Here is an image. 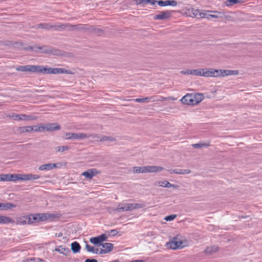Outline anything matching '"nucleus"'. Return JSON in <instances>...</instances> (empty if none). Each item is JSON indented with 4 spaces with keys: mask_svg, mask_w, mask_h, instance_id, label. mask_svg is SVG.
<instances>
[{
    "mask_svg": "<svg viewBox=\"0 0 262 262\" xmlns=\"http://www.w3.org/2000/svg\"><path fill=\"white\" fill-rule=\"evenodd\" d=\"M188 245L189 242L188 240L178 235L173 237L169 242L166 243L167 247L173 250L182 249Z\"/></svg>",
    "mask_w": 262,
    "mask_h": 262,
    "instance_id": "f03ea898",
    "label": "nucleus"
},
{
    "mask_svg": "<svg viewBox=\"0 0 262 262\" xmlns=\"http://www.w3.org/2000/svg\"><path fill=\"white\" fill-rule=\"evenodd\" d=\"M100 171L95 168L89 169L88 170L82 173V176L85 177L88 179H91L93 177L99 174Z\"/></svg>",
    "mask_w": 262,
    "mask_h": 262,
    "instance_id": "1a4fd4ad",
    "label": "nucleus"
},
{
    "mask_svg": "<svg viewBox=\"0 0 262 262\" xmlns=\"http://www.w3.org/2000/svg\"><path fill=\"white\" fill-rule=\"evenodd\" d=\"M116 141L115 138L112 136H102L100 139V141L104 142V141H110L114 142Z\"/></svg>",
    "mask_w": 262,
    "mask_h": 262,
    "instance_id": "72a5a7b5",
    "label": "nucleus"
},
{
    "mask_svg": "<svg viewBox=\"0 0 262 262\" xmlns=\"http://www.w3.org/2000/svg\"><path fill=\"white\" fill-rule=\"evenodd\" d=\"M53 25L48 23L39 24L36 25V28L38 29H43L46 30H49L52 28Z\"/></svg>",
    "mask_w": 262,
    "mask_h": 262,
    "instance_id": "7c9ffc66",
    "label": "nucleus"
},
{
    "mask_svg": "<svg viewBox=\"0 0 262 262\" xmlns=\"http://www.w3.org/2000/svg\"><path fill=\"white\" fill-rule=\"evenodd\" d=\"M31 128H32V132H40V124L31 126Z\"/></svg>",
    "mask_w": 262,
    "mask_h": 262,
    "instance_id": "49530a36",
    "label": "nucleus"
},
{
    "mask_svg": "<svg viewBox=\"0 0 262 262\" xmlns=\"http://www.w3.org/2000/svg\"><path fill=\"white\" fill-rule=\"evenodd\" d=\"M136 102H147V99H135Z\"/></svg>",
    "mask_w": 262,
    "mask_h": 262,
    "instance_id": "052dcab7",
    "label": "nucleus"
},
{
    "mask_svg": "<svg viewBox=\"0 0 262 262\" xmlns=\"http://www.w3.org/2000/svg\"><path fill=\"white\" fill-rule=\"evenodd\" d=\"M190 70H186V71H182L181 72V74H189L190 75Z\"/></svg>",
    "mask_w": 262,
    "mask_h": 262,
    "instance_id": "bf43d9fd",
    "label": "nucleus"
},
{
    "mask_svg": "<svg viewBox=\"0 0 262 262\" xmlns=\"http://www.w3.org/2000/svg\"><path fill=\"white\" fill-rule=\"evenodd\" d=\"M91 137L95 141H100V139L101 138V137H100L97 134H89L87 135V138Z\"/></svg>",
    "mask_w": 262,
    "mask_h": 262,
    "instance_id": "a19ab883",
    "label": "nucleus"
},
{
    "mask_svg": "<svg viewBox=\"0 0 262 262\" xmlns=\"http://www.w3.org/2000/svg\"><path fill=\"white\" fill-rule=\"evenodd\" d=\"M118 233V231L116 230H111L110 231V234L112 235H115Z\"/></svg>",
    "mask_w": 262,
    "mask_h": 262,
    "instance_id": "13d9d810",
    "label": "nucleus"
},
{
    "mask_svg": "<svg viewBox=\"0 0 262 262\" xmlns=\"http://www.w3.org/2000/svg\"><path fill=\"white\" fill-rule=\"evenodd\" d=\"M176 216H177L176 215L172 214V215H170L167 216H166L164 219L166 221H171L173 220L176 217Z\"/></svg>",
    "mask_w": 262,
    "mask_h": 262,
    "instance_id": "de8ad7c7",
    "label": "nucleus"
},
{
    "mask_svg": "<svg viewBox=\"0 0 262 262\" xmlns=\"http://www.w3.org/2000/svg\"><path fill=\"white\" fill-rule=\"evenodd\" d=\"M144 207V205L142 204L133 203V204H123L120 203L118 204V207L116 208L115 210L117 212L120 211H127L139 208H141Z\"/></svg>",
    "mask_w": 262,
    "mask_h": 262,
    "instance_id": "20e7f679",
    "label": "nucleus"
},
{
    "mask_svg": "<svg viewBox=\"0 0 262 262\" xmlns=\"http://www.w3.org/2000/svg\"><path fill=\"white\" fill-rule=\"evenodd\" d=\"M129 262H144V261L142 260H135L130 261Z\"/></svg>",
    "mask_w": 262,
    "mask_h": 262,
    "instance_id": "774afa93",
    "label": "nucleus"
},
{
    "mask_svg": "<svg viewBox=\"0 0 262 262\" xmlns=\"http://www.w3.org/2000/svg\"><path fill=\"white\" fill-rule=\"evenodd\" d=\"M170 173H177L180 174H188L191 172L189 169H175L169 170Z\"/></svg>",
    "mask_w": 262,
    "mask_h": 262,
    "instance_id": "b1692460",
    "label": "nucleus"
},
{
    "mask_svg": "<svg viewBox=\"0 0 262 262\" xmlns=\"http://www.w3.org/2000/svg\"><path fill=\"white\" fill-rule=\"evenodd\" d=\"M166 181H157L156 182V184L159 186L165 187Z\"/></svg>",
    "mask_w": 262,
    "mask_h": 262,
    "instance_id": "09e8293b",
    "label": "nucleus"
},
{
    "mask_svg": "<svg viewBox=\"0 0 262 262\" xmlns=\"http://www.w3.org/2000/svg\"><path fill=\"white\" fill-rule=\"evenodd\" d=\"M213 14H210V19L211 18H219L222 17L223 13L217 11H211Z\"/></svg>",
    "mask_w": 262,
    "mask_h": 262,
    "instance_id": "2f4dec72",
    "label": "nucleus"
},
{
    "mask_svg": "<svg viewBox=\"0 0 262 262\" xmlns=\"http://www.w3.org/2000/svg\"><path fill=\"white\" fill-rule=\"evenodd\" d=\"M202 76L217 77V70L212 68L202 69Z\"/></svg>",
    "mask_w": 262,
    "mask_h": 262,
    "instance_id": "423d86ee",
    "label": "nucleus"
},
{
    "mask_svg": "<svg viewBox=\"0 0 262 262\" xmlns=\"http://www.w3.org/2000/svg\"><path fill=\"white\" fill-rule=\"evenodd\" d=\"M69 149V147L67 146H58L56 148V150L58 152H63Z\"/></svg>",
    "mask_w": 262,
    "mask_h": 262,
    "instance_id": "79ce46f5",
    "label": "nucleus"
},
{
    "mask_svg": "<svg viewBox=\"0 0 262 262\" xmlns=\"http://www.w3.org/2000/svg\"><path fill=\"white\" fill-rule=\"evenodd\" d=\"M7 174V179L8 181H16L17 180H20V174Z\"/></svg>",
    "mask_w": 262,
    "mask_h": 262,
    "instance_id": "c756f323",
    "label": "nucleus"
},
{
    "mask_svg": "<svg viewBox=\"0 0 262 262\" xmlns=\"http://www.w3.org/2000/svg\"><path fill=\"white\" fill-rule=\"evenodd\" d=\"M187 97H191V98H204L205 96L203 93H187L184 96H183L182 98L185 99Z\"/></svg>",
    "mask_w": 262,
    "mask_h": 262,
    "instance_id": "4be33fe9",
    "label": "nucleus"
},
{
    "mask_svg": "<svg viewBox=\"0 0 262 262\" xmlns=\"http://www.w3.org/2000/svg\"><path fill=\"white\" fill-rule=\"evenodd\" d=\"M61 127L57 123H47V132H53L60 130Z\"/></svg>",
    "mask_w": 262,
    "mask_h": 262,
    "instance_id": "412c9836",
    "label": "nucleus"
},
{
    "mask_svg": "<svg viewBox=\"0 0 262 262\" xmlns=\"http://www.w3.org/2000/svg\"><path fill=\"white\" fill-rule=\"evenodd\" d=\"M21 117L22 121H32L35 120L37 119V116L33 115H27L25 114H21Z\"/></svg>",
    "mask_w": 262,
    "mask_h": 262,
    "instance_id": "bb28decb",
    "label": "nucleus"
},
{
    "mask_svg": "<svg viewBox=\"0 0 262 262\" xmlns=\"http://www.w3.org/2000/svg\"><path fill=\"white\" fill-rule=\"evenodd\" d=\"M94 32L97 34H99L100 33L102 32V30L100 29V28H95L94 29Z\"/></svg>",
    "mask_w": 262,
    "mask_h": 262,
    "instance_id": "5fc2aeb1",
    "label": "nucleus"
},
{
    "mask_svg": "<svg viewBox=\"0 0 262 262\" xmlns=\"http://www.w3.org/2000/svg\"><path fill=\"white\" fill-rule=\"evenodd\" d=\"M137 5L146 4L151 2V0H135Z\"/></svg>",
    "mask_w": 262,
    "mask_h": 262,
    "instance_id": "a18cd8bd",
    "label": "nucleus"
},
{
    "mask_svg": "<svg viewBox=\"0 0 262 262\" xmlns=\"http://www.w3.org/2000/svg\"><path fill=\"white\" fill-rule=\"evenodd\" d=\"M107 237L105 234H101L96 237H93L90 239V242L95 245L99 244L101 245V243L106 240Z\"/></svg>",
    "mask_w": 262,
    "mask_h": 262,
    "instance_id": "6e6552de",
    "label": "nucleus"
},
{
    "mask_svg": "<svg viewBox=\"0 0 262 262\" xmlns=\"http://www.w3.org/2000/svg\"><path fill=\"white\" fill-rule=\"evenodd\" d=\"M157 2H158V1L151 0V2H149V3L151 5H155L156 3H157Z\"/></svg>",
    "mask_w": 262,
    "mask_h": 262,
    "instance_id": "0e129e2a",
    "label": "nucleus"
},
{
    "mask_svg": "<svg viewBox=\"0 0 262 262\" xmlns=\"http://www.w3.org/2000/svg\"><path fill=\"white\" fill-rule=\"evenodd\" d=\"M16 205L14 204L10 203H4V209L3 210H7L10 209L12 208H15Z\"/></svg>",
    "mask_w": 262,
    "mask_h": 262,
    "instance_id": "4c0bfd02",
    "label": "nucleus"
},
{
    "mask_svg": "<svg viewBox=\"0 0 262 262\" xmlns=\"http://www.w3.org/2000/svg\"><path fill=\"white\" fill-rule=\"evenodd\" d=\"M57 164L55 163H48L40 165L38 169L41 171L43 170H50L54 168H57Z\"/></svg>",
    "mask_w": 262,
    "mask_h": 262,
    "instance_id": "6ab92c4d",
    "label": "nucleus"
},
{
    "mask_svg": "<svg viewBox=\"0 0 262 262\" xmlns=\"http://www.w3.org/2000/svg\"><path fill=\"white\" fill-rule=\"evenodd\" d=\"M70 26V24H59L57 25L53 26L52 28H54V29L56 31H63L65 30L66 28H68L69 26Z\"/></svg>",
    "mask_w": 262,
    "mask_h": 262,
    "instance_id": "393cba45",
    "label": "nucleus"
},
{
    "mask_svg": "<svg viewBox=\"0 0 262 262\" xmlns=\"http://www.w3.org/2000/svg\"><path fill=\"white\" fill-rule=\"evenodd\" d=\"M211 11H202L201 14V18H206L208 19H210V13Z\"/></svg>",
    "mask_w": 262,
    "mask_h": 262,
    "instance_id": "ea45409f",
    "label": "nucleus"
},
{
    "mask_svg": "<svg viewBox=\"0 0 262 262\" xmlns=\"http://www.w3.org/2000/svg\"><path fill=\"white\" fill-rule=\"evenodd\" d=\"M17 71L34 72L35 65L20 66L16 68Z\"/></svg>",
    "mask_w": 262,
    "mask_h": 262,
    "instance_id": "9b49d317",
    "label": "nucleus"
},
{
    "mask_svg": "<svg viewBox=\"0 0 262 262\" xmlns=\"http://www.w3.org/2000/svg\"><path fill=\"white\" fill-rule=\"evenodd\" d=\"M23 262H46L44 260L38 258H31L25 259L23 261Z\"/></svg>",
    "mask_w": 262,
    "mask_h": 262,
    "instance_id": "c9c22d12",
    "label": "nucleus"
},
{
    "mask_svg": "<svg viewBox=\"0 0 262 262\" xmlns=\"http://www.w3.org/2000/svg\"><path fill=\"white\" fill-rule=\"evenodd\" d=\"M40 132L43 131L47 132V124H40Z\"/></svg>",
    "mask_w": 262,
    "mask_h": 262,
    "instance_id": "3c124183",
    "label": "nucleus"
},
{
    "mask_svg": "<svg viewBox=\"0 0 262 262\" xmlns=\"http://www.w3.org/2000/svg\"><path fill=\"white\" fill-rule=\"evenodd\" d=\"M13 221L9 217L0 215V224H6L13 223Z\"/></svg>",
    "mask_w": 262,
    "mask_h": 262,
    "instance_id": "c85d7f7f",
    "label": "nucleus"
},
{
    "mask_svg": "<svg viewBox=\"0 0 262 262\" xmlns=\"http://www.w3.org/2000/svg\"><path fill=\"white\" fill-rule=\"evenodd\" d=\"M101 246H102L103 249L100 250L99 254H105L111 252L113 248V245L110 243H105L104 244H101Z\"/></svg>",
    "mask_w": 262,
    "mask_h": 262,
    "instance_id": "9d476101",
    "label": "nucleus"
},
{
    "mask_svg": "<svg viewBox=\"0 0 262 262\" xmlns=\"http://www.w3.org/2000/svg\"><path fill=\"white\" fill-rule=\"evenodd\" d=\"M157 4L162 7L167 6H176L177 5V2L174 0H167L165 1L160 0L157 2Z\"/></svg>",
    "mask_w": 262,
    "mask_h": 262,
    "instance_id": "a211bd4d",
    "label": "nucleus"
},
{
    "mask_svg": "<svg viewBox=\"0 0 262 262\" xmlns=\"http://www.w3.org/2000/svg\"><path fill=\"white\" fill-rule=\"evenodd\" d=\"M210 144L209 143H196L193 144L192 145V147L196 148H202L204 147H207L208 146H210Z\"/></svg>",
    "mask_w": 262,
    "mask_h": 262,
    "instance_id": "f704fd0d",
    "label": "nucleus"
},
{
    "mask_svg": "<svg viewBox=\"0 0 262 262\" xmlns=\"http://www.w3.org/2000/svg\"><path fill=\"white\" fill-rule=\"evenodd\" d=\"M244 0H227L225 2V4L227 6H231L234 4L242 3Z\"/></svg>",
    "mask_w": 262,
    "mask_h": 262,
    "instance_id": "473e14b6",
    "label": "nucleus"
},
{
    "mask_svg": "<svg viewBox=\"0 0 262 262\" xmlns=\"http://www.w3.org/2000/svg\"><path fill=\"white\" fill-rule=\"evenodd\" d=\"M219 250V247L217 246H212L207 247L205 250L204 253L208 255H212L213 253L217 252Z\"/></svg>",
    "mask_w": 262,
    "mask_h": 262,
    "instance_id": "aec40b11",
    "label": "nucleus"
},
{
    "mask_svg": "<svg viewBox=\"0 0 262 262\" xmlns=\"http://www.w3.org/2000/svg\"><path fill=\"white\" fill-rule=\"evenodd\" d=\"M84 262H98V261L96 259L88 258V259H85Z\"/></svg>",
    "mask_w": 262,
    "mask_h": 262,
    "instance_id": "4d7b16f0",
    "label": "nucleus"
},
{
    "mask_svg": "<svg viewBox=\"0 0 262 262\" xmlns=\"http://www.w3.org/2000/svg\"><path fill=\"white\" fill-rule=\"evenodd\" d=\"M20 180L21 181H29L30 180L29 173V174H20Z\"/></svg>",
    "mask_w": 262,
    "mask_h": 262,
    "instance_id": "c03bdc74",
    "label": "nucleus"
},
{
    "mask_svg": "<svg viewBox=\"0 0 262 262\" xmlns=\"http://www.w3.org/2000/svg\"><path fill=\"white\" fill-rule=\"evenodd\" d=\"M38 49L39 50H42V53H52L53 54L57 55V52L56 51H53V50L50 48L43 46L42 47H38Z\"/></svg>",
    "mask_w": 262,
    "mask_h": 262,
    "instance_id": "a878e982",
    "label": "nucleus"
},
{
    "mask_svg": "<svg viewBox=\"0 0 262 262\" xmlns=\"http://www.w3.org/2000/svg\"><path fill=\"white\" fill-rule=\"evenodd\" d=\"M171 187L177 189V188H179V186L177 185L171 184Z\"/></svg>",
    "mask_w": 262,
    "mask_h": 262,
    "instance_id": "69168bd1",
    "label": "nucleus"
},
{
    "mask_svg": "<svg viewBox=\"0 0 262 262\" xmlns=\"http://www.w3.org/2000/svg\"><path fill=\"white\" fill-rule=\"evenodd\" d=\"M64 138L67 140H81L87 138V134L82 133H66L64 134Z\"/></svg>",
    "mask_w": 262,
    "mask_h": 262,
    "instance_id": "39448f33",
    "label": "nucleus"
},
{
    "mask_svg": "<svg viewBox=\"0 0 262 262\" xmlns=\"http://www.w3.org/2000/svg\"><path fill=\"white\" fill-rule=\"evenodd\" d=\"M4 203H0V210H3Z\"/></svg>",
    "mask_w": 262,
    "mask_h": 262,
    "instance_id": "338daca9",
    "label": "nucleus"
},
{
    "mask_svg": "<svg viewBox=\"0 0 262 262\" xmlns=\"http://www.w3.org/2000/svg\"><path fill=\"white\" fill-rule=\"evenodd\" d=\"M239 72L237 70H217V77H224L232 75H237Z\"/></svg>",
    "mask_w": 262,
    "mask_h": 262,
    "instance_id": "0eeeda50",
    "label": "nucleus"
},
{
    "mask_svg": "<svg viewBox=\"0 0 262 262\" xmlns=\"http://www.w3.org/2000/svg\"><path fill=\"white\" fill-rule=\"evenodd\" d=\"M32 132L31 126L18 127L14 129V133L15 134H20L25 133H30Z\"/></svg>",
    "mask_w": 262,
    "mask_h": 262,
    "instance_id": "2eb2a0df",
    "label": "nucleus"
},
{
    "mask_svg": "<svg viewBox=\"0 0 262 262\" xmlns=\"http://www.w3.org/2000/svg\"><path fill=\"white\" fill-rule=\"evenodd\" d=\"M71 250L73 253H78L80 251L81 249V246L80 244L77 242H74L71 244Z\"/></svg>",
    "mask_w": 262,
    "mask_h": 262,
    "instance_id": "cd10ccee",
    "label": "nucleus"
},
{
    "mask_svg": "<svg viewBox=\"0 0 262 262\" xmlns=\"http://www.w3.org/2000/svg\"><path fill=\"white\" fill-rule=\"evenodd\" d=\"M21 114H13L12 115L10 116V118H12L15 120L21 121Z\"/></svg>",
    "mask_w": 262,
    "mask_h": 262,
    "instance_id": "37998d69",
    "label": "nucleus"
},
{
    "mask_svg": "<svg viewBox=\"0 0 262 262\" xmlns=\"http://www.w3.org/2000/svg\"><path fill=\"white\" fill-rule=\"evenodd\" d=\"M170 16L171 12L169 11H166L161 12L160 14L155 15L154 18L155 20H163L168 18Z\"/></svg>",
    "mask_w": 262,
    "mask_h": 262,
    "instance_id": "4468645a",
    "label": "nucleus"
},
{
    "mask_svg": "<svg viewBox=\"0 0 262 262\" xmlns=\"http://www.w3.org/2000/svg\"><path fill=\"white\" fill-rule=\"evenodd\" d=\"M191 12H192L193 16L194 17H201V14L202 11H201L200 10L192 9L191 10Z\"/></svg>",
    "mask_w": 262,
    "mask_h": 262,
    "instance_id": "58836bf2",
    "label": "nucleus"
},
{
    "mask_svg": "<svg viewBox=\"0 0 262 262\" xmlns=\"http://www.w3.org/2000/svg\"><path fill=\"white\" fill-rule=\"evenodd\" d=\"M54 251L66 256L70 253V249L64 246H57Z\"/></svg>",
    "mask_w": 262,
    "mask_h": 262,
    "instance_id": "dca6fc26",
    "label": "nucleus"
},
{
    "mask_svg": "<svg viewBox=\"0 0 262 262\" xmlns=\"http://www.w3.org/2000/svg\"><path fill=\"white\" fill-rule=\"evenodd\" d=\"M99 252H100V250H99V249L94 248V252H93V253H96V254L99 253Z\"/></svg>",
    "mask_w": 262,
    "mask_h": 262,
    "instance_id": "e2e57ef3",
    "label": "nucleus"
},
{
    "mask_svg": "<svg viewBox=\"0 0 262 262\" xmlns=\"http://www.w3.org/2000/svg\"><path fill=\"white\" fill-rule=\"evenodd\" d=\"M50 74H72L73 73L70 70H66L63 68H51L50 71Z\"/></svg>",
    "mask_w": 262,
    "mask_h": 262,
    "instance_id": "ddd939ff",
    "label": "nucleus"
},
{
    "mask_svg": "<svg viewBox=\"0 0 262 262\" xmlns=\"http://www.w3.org/2000/svg\"><path fill=\"white\" fill-rule=\"evenodd\" d=\"M54 214L49 213H36L29 215L24 216L20 219V223L24 224H31L34 223H38L41 221L53 219Z\"/></svg>",
    "mask_w": 262,
    "mask_h": 262,
    "instance_id": "f257e3e1",
    "label": "nucleus"
},
{
    "mask_svg": "<svg viewBox=\"0 0 262 262\" xmlns=\"http://www.w3.org/2000/svg\"><path fill=\"white\" fill-rule=\"evenodd\" d=\"M171 184H170L169 182L166 181L165 187H167V188L171 187Z\"/></svg>",
    "mask_w": 262,
    "mask_h": 262,
    "instance_id": "680f3d73",
    "label": "nucleus"
},
{
    "mask_svg": "<svg viewBox=\"0 0 262 262\" xmlns=\"http://www.w3.org/2000/svg\"><path fill=\"white\" fill-rule=\"evenodd\" d=\"M30 180H37L40 178L39 175L29 173Z\"/></svg>",
    "mask_w": 262,
    "mask_h": 262,
    "instance_id": "603ef678",
    "label": "nucleus"
},
{
    "mask_svg": "<svg viewBox=\"0 0 262 262\" xmlns=\"http://www.w3.org/2000/svg\"><path fill=\"white\" fill-rule=\"evenodd\" d=\"M164 168L158 166H136L133 167L134 173H148V172H158L162 171Z\"/></svg>",
    "mask_w": 262,
    "mask_h": 262,
    "instance_id": "7ed1b4c3",
    "label": "nucleus"
},
{
    "mask_svg": "<svg viewBox=\"0 0 262 262\" xmlns=\"http://www.w3.org/2000/svg\"><path fill=\"white\" fill-rule=\"evenodd\" d=\"M226 18L229 20H230V21H234L235 20L234 19V18H233L232 16H230V15H227L226 16Z\"/></svg>",
    "mask_w": 262,
    "mask_h": 262,
    "instance_id": "6e6d98bb",
    "label": "nucleus"
},
{
    "mask_svg": "<svg viewBox=\"0 0 262 262\" xmlns=\"http://www.w3.org/2000/svg\"><path fill=\"white\" fill-rule=\"evenodd\" d=\"M203 99H180L182 104L188 105H194L200 103Z\"/></svg>",
    "mask_w": 262,
    "mask_h": 262,
    "instance_id": "f3484780",
    "label": "nucleus"
},
{
    "mask_svg": "<svg viewBox=\"0 0 262 262\" xmlns=\"http://www.w3.org/2000/svg\"><path fill=\"white\" fill-rule=\"evenodd\" d=\"M88 29V26L85 25H70V26L69 27V30L70 31H73L74 30H86Z\"/></svg>",
    "mask_w": 262,
    "mask_h": 262,
    "instance_id": "5701e85b",
    "label": "nucleus"
},
{
    "mask_svg": "<svg viewBox=\"0 0 262 262\" xmlns=\"http://www.w3.org/2000/svg\"><path fill=\"white\" fill-rule=\"evenodd\" d=\"M0 181H8L7 174H0Z\"/></svg>",
    "mask_w": 262,
    "mask_h": 262,
    "instance_id": "864d4df0",
    "label": "nucleus"
},
{
    "mask_svg": "<svg viewBox=\"0 0 262 262\" xmlns=\"http://www.w3.org/2000/svg\"><path fill=\"white\" fill-rule=\"evenodd\" d=\"M85 249L89 252L93 253V252H94V248L91 247L88 244L85 245Z\"/></svg>",
    "mask_w": 262,
    "mask_h": 262,
    "instance_id": "8fccbe9b",
    "label": "nucleus"
},
{
    "mask_svg": "<svg viewBox=\"0 0 262 262\" xmlns=\"http://www.w3.org/2000/svg\"><path fill=\"white\" fill-rule=\"evenodd\" d=\"M50 71L51 68L47 66H35L34 72L49 74H50Z\"/></svg>",
    "mask_w": 262,
    "mask_h": 262,
    "instance_id": "f8f14e48",
    "label": "nucleus"
},
{
    "mask_svg": "<svg viewBox=\"0 0 262 262\" xmlns=\"http://www.w3.org/2000/svg\"><path fill=\"white\" fill-rule=\"evenodd\" d=\"M202 69L190 70V75L202 76Z\"/></svg>",
    "mask_w": 262,
    "mask_h": 262,
    "instance_id": "e433bc0d",
    "label": "nucleus"
}]
</instances>
